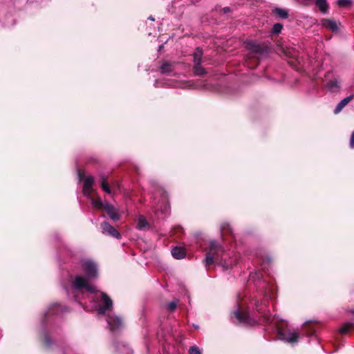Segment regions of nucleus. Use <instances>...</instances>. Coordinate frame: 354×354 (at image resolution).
Instances as JSON below:
<instances>
[{"label": "nucleus", "mask_w": 354, "mask_h": 354, "mask_svg": "<svg viewBox=\"0 0 354 354\" xmlns=\"http://www.w3.org/2000/svg\"><path fill=\"white\" fill-rule=\"evenodd\" d=\"M82 268L86 277L77 275L74 279L72 287L75 290L84 288L90 293L96 292V288L91 284V281L97 278V267L95 262L90 259L82 261Z\"/></svg>", "instance_id": "f257e3e1"}, {"label": "nucleus", "mask_w": 354, "mask_h": 354, "mask_svg": "<svg viewBox=\"0 0 354 354\" xmlns=\"http://www.w3.org/2000/svg\"><path fill=\"white\" fill-rule=\"evenodd\" d=\"M234 314L239 322L241 324L252 326L255 322V321L249 316L247 312L235 310Z\"/></svg>", "instance_id": "f03ea898"}, {"label": "nucleus", "mask_w": 354, "mask_h": 354, "mask_svg": "<svg viewBox=\"0 0 354 354\" xmlns=\"http://www.w3.org/2000/svg\"><path fill=\"white\" fill-rule=\"evenodd\" d=\"M279 339L288 343H296L298 341L299 334L296 332H290L288 335L281 329H277Z\"/></svg>", "instance_id": "7ed1b4c3"}, {"label": "nucleus", "mask_w": 354, "mask_h": 354, "mask_svg": "<svg viewBox=\"0 0 354 354\" xmlns=\"http://www.w3.org/2000/svg\"><path fill=\"white\" fill-rule=\"evenodd\" d=\"M101 299L104 304L98 308L97 312L99 315H104L107 310H109L112 308L113 301L104 292H101Z\"/></svg>", "instance_id": "20e7f679"}, {"label": "nucleus", "mask_w": 354, "mask_h": 354, "mask_svg": "<svg viewBox=\"0 0 354 354\" xmlns=\"http://www.w3.org/2000/svg\"><path fill=\"white\" fill-rule=\"evenodd\" d=\"M210 248H211V251H210V252H209L206 254V257L205 259V262L206 266H209V265L213 263L214 260H216V261L218 260L217 254H216L215 251L217 249L222 250L221 248L218 247L216 242H214V241L211 243Z\"/></svg>", "instance_id": "39448f33"}, {"label": "nucleus", "mask_w": 354, "mask_h": 354, "mask_svg": "<svg viewBox=\"0 0 354 354\" xmlns=\"http://www.w3.org/2000/svg\"><path fill=\"white\" fill-rule=\"evenodd\" d=\"M102 232L118 239L121 238L120 234L108 222L104 221L101 224Z\"/></svg>", "instance_id": "423d86ee"}, {"label": "nucleus", "mask_w": 354, "mask_h": 354, "mask_svg": "<svg viewBox=\"0 0 354 354\" xmlns=\"http://www.w3.org/2000/svg\"><path fill=\"white\" fill-rule=\"evenodd\" d=\"M93 183L94 178L92 176H87L84 179L83 194L88 198H91L93 192Z\"/></svg>", "instance_id": "0eeeda50"}, {"label": "nucleus", "mask_w": 354, "mask_h": 354, "mask_svg": "<svg viewBox=\"0 0 354 354\" xmlns=\"http://www.w3.org/2000/svg\"><path fill=\"white\" fill-rule=\"evenodd\" d=\"M106 321L111 330L114 331L122 326V320L120 317L113 315H108Z\"/></svg>", "instance_id": "6e6552de"}, {"label": "nucleus", "mask_w": 354, "mask_h": 354, "mask_svg": "<svg viewBox=\"0 0 354 354\" xmlns=\"http://www.w3.org/2000/svg\"><path fill=\"white\" fill-rule=\"evenodd\" d=\"M103 209H104V210L112 220L116 221L119 219L120 216L118 213V211L112 205L109 203H105Z\"/></svg>", "instance_id": "1a4fd4ad"}, {"label": "nucleus", "mask_w": 354, "mask_h": 354, "mask_svg": "<svg viewBox=\"0 0 354 354\" xmlns=\"http://www.w3.org/2000/svg\"><path fill=\"white\" fill-rule=\"evenodd\" d=\"M354 97V95L351 94L349 96H347L346 97L342 100L336 106L335 109H334V113L337 114L339 113L344 107L348 104Z\"/></svg>", "instance_id": "9d476101"}, {"label": "nucleus", "mask_w": 354, "mask_h": 354, "mask_svg": "<svg viewBox=\"0 0 354 354\" xmlns=\"http://www.w3.org/2000/svg\"><path fill=\"white\" fill-rule=\"evenodd\" d=\"M321 24L322 26L332 30L337 31L338 30V26L336 22L332 19H323L321 20Z\"/></svg>", "instance_id": "9b49d317"}, {"label": "nucleus", "mask_w": 354, "mask_h": 354, "mask_svg": "<svg viewBox=\"0 0 354 354\" xmlns=\"http://www.w3.org/2000/svg\"><path fill=\"white\" fill-rule=\"evenodd\" d=\"M171 254L175 259H181L185 257V251L183 248L175 247L171 250Z\"/></svg>", "instance_id": "f8f14e48"}, {"label": "nucleus", "mask_w": 354, "mask_h": 354, "mask_svg": "<svg viewBox=\"0 0 354 354\" xmlns=\"http://www.w3.org/2000/svg\"><path fill=\"white\" fill-rule=\"evenodd\" d=\"M326 87L330 91L335 92L339 90V83L336 79L331 80L329 82H328Z\"/></svg>", "instance_id": "ddd939ff"}, {"label": "nucleus", "mask_w": 354, "mask_h": 354, "mask_svg": "<svg viewBox=\"0 0 354 354\" xmlns=\"http://www.w3.org/2000/svg\"><path fill=\"white\" fill-rule=\"evenodd\" d=\"M315 4L322 12L326 13L328 12V4L326 0H317Z\"/></svg>", "instance_id": "4468645a"}, {"label": "nucleus", "mask_w": 354, "mask_h": 354, "mask_svg": "<svg viewBox=\"0 0 354 354\" xmlns=\"http://www.w3.org/2000/svg\"><path fill=\"white\" fill-rule=\"evenodd\" d=\"M194 73L196 75H203L205 74V69L201 66V62H194Z\"/></svg>", "instance_id": "2eb2a0df"}, {"label": "nucleus", "mask_w": 354, "mask_h": 354, "mask_svg": "<svg viewBox=\"0 0 354 354\" xmlns=\"http://www.w3.org/2000/svg\"><path fill=\"white\" fill-rule=\"evenodd\" d=\"M100 181H101V187L103 189L104 192H105L106 194H111L112 193L111 189L106 181V178L104 175H102L100 176Z\"/></svg>", "instance_id": "dca6fc26"}, {"label": "nucleus", "mask_w": 354, "mask_h": 354, "mask_svg": "<svg viewBox=\"0 0 354 354\" xmlns=\"http://www.w3.org/2000/svg\"><path fill=\"white\" fill-rule=\"evenodd\" d=\"M149 225L148 222L143 216H139L137 219V227L139 230L145 229Z\"/></svg>", "instance_id": "f3484780"}, {"label": "nucleus", "mask_w": 354, "mask_h": 354, "mask_svg": "<svg viewBox=\"0 0 354 354\" xmlns=\"http://www.w3.org/2000/svg\"><path fill=\"white\" fill-rule=\"evenodd\" d=\"M273 12L281 19H286L288 17V12L286 10L277 8L273 10Z\"/></svg>", "instance_id": "a211bd4d"}, {"label": "nucleus", "mask_w": 354, "mask_h": 354, "mask_svg": "<svg viewBox=\"0 0 354 354\" xmlns=\"http://www.w3.org/2000/svg\"><path fill=\"white\" fill-rule=\"evenodd\" d=\"M91 204L95 208H104L105 203H103L100 198H91Z\"/></svg>", "instance_id": "6ab92c4d"}, {"label": "nucleus", "mask_w": 354, "mask_h": 354, "mask_svg": "<svg viewBox=\"0 0 354 354\" xmlns=\"http://www.w3.org/2000/svg\"><path fill=\"white\" fill-rule=\"evenodd\" d=\"M194 56V62H201L202 56H203V50L200 48H197L193 55Z\"/></svg>", "instance_id": "aec40b11"}, {"label": "nucleus", "mask_w": 354, "mask_h": 354, "mask_svg": "<svg viewBox=\"0 0 354 354\" xmlns=\"http://www.w3.org/2000/svg\"><path fill=\"white\" fill-rule=\"evenodd\" d=\"M160 71L162 74L169 73L172 71V65L169 63H165L160 66Z\"/></svg>", "instance_id": "412c9836"}, {"label": "nucleus", "mask_w": 354, "mask_h": 354, "mask_svg": "<svg viewBox=\"0 0 354 354\" xmlns=\"http://www.w3.org/2000/svg\"><path fill=\"white\" fill-rule=\"evenodd\" d=\"M283 28V26L281 24H274L272 28V32L274 34H278L281 32V30Z\"/></svg>", "instance_id": "4be33fe9"}, {"label": "nucleus", "mask_w": 354, "mask_h": 354, "mask_svg": "<svg viewBox=\"0 0 354 354\" xmlns=\"http://www.w3.org/2000/svg\"><path fill=\"white\" fill-rule=\"evenodd\" d=\"M353 324H350V323H346L345 324H344L340 328H339V332L342 334H346L347 333L349 330H350V328L351 327Z\"/></svg>", "instance_id": "5701e85b"}, {"label": "nucleus", "mask_w": 354, "mask_h": 354, "mask_svg": "<svg viewBox=\"0 0 354 354\" xmlns=\"http://www.w3.org/2000/svg\"><path fill=\"white\" fill-rule=\"evenodd\" d=\"M337 3L339 7H347L351 4V0H338Z\"/></svg>", "instance_id": "b1692460"}, {"label": "nucleus", "mask_w": 354, "mask_h": 354, "mask_svg": "<svg viewBox=\"0 0 354 354\" xmlns=\"http://www.w3.org/2000/svg\"><path fill=\"white\" fill-rule=\"evenodd\" d=\"M189 354H202L198 347L193 346L189 350Z\"/></svg>", "instance_id": "393cba45"}, {"label": "nucleus", "mask_w": 354, "mask_h": 354, "mask_svg": "<svg viewBox=\"0 0 354 354\" xmlns=\"http://www.w3.org/2000/svg\"><path fill=\"white\" fill-rule=\"evenodd\" d=\"M247 46L249 48L253 50L255 52H258L260 49V47L259 46H257L252 42L248 43Z\"/></svg>", "instance_id": "a878e982"}, {"label": "nucleus", "mask_w": 354, "mask_h": 354, "mask_svg": "<svg viewBox=\"0 0 354 354\" xmlns=\"http://www.w3.org/2000/svg\"><path fill=\"white\" fill-rule=\"evenodd\" d=\"M178 301H172L167 304V308L173 311L177 306Z\"/></svg>", "instance_id": "bb28decb"}, {"label": "nucleus", "mask_w": 354, "mask_h": 354, "mask_svg": "<svg viewBox=\"0 0 354 354\" xmlns=\"http://www.w3.org/2000/svg\"><path fill=\"white\" fill-rule=\"evenodd\" d=\"M350 147L352 149L354 148V131H353L351 136Z\"/></svg>", "instance_id": "cd10ccee"}, {"label": "nucleus", "mask_w": 354, "mask_h": 354, "mask_svg": "<svg viewBox=\"0 0 354 354\" xmlns=\"http://www.w3.org/2000/svg\"><path fill=\"white\" fill-rule=\"evenodd\" d=\"M45 339H46V344L50 345V339H49L48 337L46 336Z\"/></svg>", "instance_id": "c85d7f7f"}, {"label": "nucleus", "mask_w": 354, "mask_h": 354, "mask_svg": "<svg viewBox=\"0 0 354 354\" xmlns=\"http://www.w3.org/2000/svg\"><path fill=\"white\" fill-rule=\"evenodd\" d=\"M223 10H224L225 12H227L230 10V8H225L223 9Z\"/></svg>", "instance_id": "c756f323"}, {"label": "nucleus", "mask_w": 354, "mask_h": 354, "mask_svg": "<svg viewBox=\"0 0 354 354\" xmlns=\"http://www.w3.org/2000/svg\"><path fill=\"white\" fill-rule=\"evenodd\" d=\"M149 19H150L151 21H154V18L151 16L149 17Z\"/></svg>", "instance_id": "7c9ffc66"}, {"label": "nucleus", "mask_w": 354, "mask_h": 354, "mask_svg": "<svg viewBox=\"0 0 354 354\" xmlns=\"http://www.w3.org/2000/svg\"><path fill=\"white\" fill-rule=\"evenodd\" d=\"M167 206H165V208H164V210H163V211H164L165 212H167Z\"/></svg>", "instance_id": "2f4dec72"}, {"label": "nucleus", "mask_w": 354, "mask_h": 354, "mask_svg": "<svg viewBox=\"0 0 354 354\" xmlns=\"http://www.w3.org/2000/svg\"><path fill=\"white\" fill-rule=\"evenodd\" d=\"M351 312H352V313H353V314H354V310H352Z\"/></svg>", "instance_id": "473e14b6"}]
</instances>
